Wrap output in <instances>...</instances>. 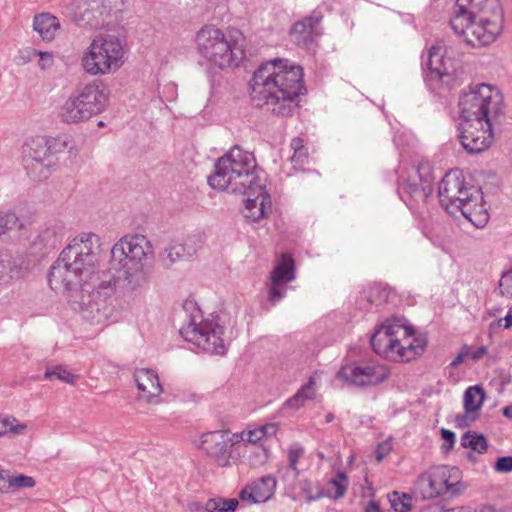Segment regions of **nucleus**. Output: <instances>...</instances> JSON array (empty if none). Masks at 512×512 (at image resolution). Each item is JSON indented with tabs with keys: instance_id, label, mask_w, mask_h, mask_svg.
I'll list each match as a JSON object with an SVG mask.
<instances>
[{
	"instance_id": "774afa93",
	"label": "nucleus",
	"mask_w": 512,
	"mask_h": 512,
	"mask_svg": "<svg viewBox=\"0 0 512 512\" xmlns=\"http://www.w3.org/2000/svg\"><path fill=\"white\" fill-rule=\"evenodd\" d=\"M503 415L507 418L512 419V406H507L503 408Z\"/></svg>"
},
{
	"instance_id": "1a4fd4ad",
	"label": "nucleus",
	"mask_w": 512,
	"mask_h": 512,
	"mask_svg": "<svg viewBox=\"0 0 512 512\" xmlns=\"http://www.w3.org/2000/svg\"><path fill=\"white\" fill-rule=\"evenodd\" d=\"M106 104L107 96L104 90L97 81H93L78 88L65 101L60 116L66 123H78L100 114Z\"/></svg>"
},
{
	"instance_id": "79ce46f5",
	"label": "nucleus",
	"mask_w": 512,
	"mask_h": 512,
	"mask_svg": "<svg viewBox=\"0 0 512 512\" xmlns=\"http://www.w3.org/2000/svg\"><path fill=\"white\" fill-rule=\"evenodd\" d=\"M14 417H1L0 416V436L7 433L21 434L25 431V424H14L16 422Z\"/></svg>"
},
{
	"instance_id": "a19ab883",
	"label": "nucleus",
	"mask_w": 512,
	"mask_h": 512,
	"mask_svg": "<svg viewBox=\"0 0 512 512\" xmlns=\"http://www.w3.org/2000/svg\"><path fill=\"white\" fill-rule=\"evenodd\" d=\"M264 438V434L259 427L250 430H243L239 433H234V442H247L252 446H258L257 442Z\"/></svg>"
},
{
	"instance_id": "a878e982",
	"label": "nucleus",
	"mask_w": 512,
	"mask_h": 512,
	"mask_svg": "<svg viewBox=\"0 0 512 512\" xmlns=\"http://www.w3.org/2000/svg\"><path fill=\"white\" fill-rule=\"evenodd\" d=\"M430 71L431 77L444 80L445 77H450L453 72V65L450 60H446L441 53V46H432L428 51L427 60L423 63Z\"/></svg>"
},
{
	"instance_id": "4c0bfd02",
	"label": "nucleus",
	"mask_w": 512,
	"mask_h": 512,
	"mask_svg": "<svg viewBox=\"0 0 512 512\" xmlns=\"http://www.w3.org/2000/svg\"><path fill=\"white\" fill-rule=\"evenodd\" d=\"M299 488H300L302 495L309 502L319 500L325 496V493L320 488V486L313 483L309 479L301 480L299 483Z\"/></svg>"
},
{
	"instance_id": "9d476101",
	"label": "nucleus",
	"mask_w": 512,
	"mask_h": 512,
	"mask_svg": "<svg viewBox=\"0 0 512 512\" xmlns=\"http://www.w3.org/2000/svg\"><path fill=\"white\" fill-rule=\"evenodd\" d=\"M66 146L65 140L44 137L28 139L22 147L23 165L27 174L37 181L46 179L55 165V154Z\"/></svg>"
},
{
	"instance_id": "6e6552de",
	"label": "nucleus",
	"mask_w": 512,
	"mask_h": 512,
	"mask_svg": "<svg viewBox=\"0 0 512 512\" xmlns=\"http://www.w3.org/2000/svg\"><path fill=\"white\" fill-rule=\"evenodd\" d=\"M461 121L499 119L503 114V97L489 84L471 86L459 99Z\"/></svg>"
},
{
	"instance_id": "09e8293b",
	"label": "nucleus",
	"mask_w": 512,
	"mask_h": 512,
	"mask_svg": "<svg viewBox=\"0 0 512 512\" xmlns=\"http://www.w3.org/2000/svg\"><path fill=\"white\" fill-rule=\"evenodd\" d=\"M392 446L389 441H384L380 444H378L376 450H375V456L377 461H382L391 451Z\"/></svg>"
},
{
	"instance_id": "69168bd1",
	"label": "nucleus",
	"mask_w": 512,
	"mask_h": 512,
	"mask_svg": "<svg viewBox=\"0 0 512 512\" xmlns=\"http://www.w3.org/2000/svg\"><path fill=\"white\" fill-rule=\"evenodd\" d=\"M5 481H6L5 475L3 474L2 471H0V493H4L7 491V488L5 486Z\"/></svg>"
},
{
	"instance_id": "7c9ffc66",
	"label": "nucleus",
	"mask_w": 512,
	"mask_h": 512,
	"mask_svg": "<svg viewBox=\"0 0 512 512\" xmlns=\"http://www.w3.org/2000/svg\"><path fill=\"white\" fill-rule=\"evenodd\" d=\"M314 385V379L310 377L305 385H303L292 397L288 398L284 402L283 409L298 410L305 405L307 400L314 399L316 395Z\"/></svg>"
},
{
	"instance_id": "dca6fc26",
	"label": "nucleus",
	"mask_w": 512,
	"mask_h": 512,
	"mask_svg": "<svg viewBox=\"0 0 512 512\" xmlns=\"http://www.w3.org/2000/svg\"><path fill=\"white\" fill-rule=\"evenodd\" d=\"M113 0H79L77 11L74 13V21L80 27L100 29L113 22L112 17L117 18L118 11H112Z\"/></svg>"
},
{
	"instance_id": "c85d7f7f",
	"label": "nucleus",
	"mask_w": 512,
	"mask_h": 512,
	"mask_svg": "<svg viewBox=\"0 0 512 512\" xmlns=\"http://www.w3.org/2000/svg\"><path fill=\"white\" fill-rule=\"evenodd\" d=\"M276 489V479L271 475L262 476L251 486L249 497L253 503H264L269 500Z\"/></svg>"
},
{
	"instance_id": "e433bc0d",
	"label": "nucleus",
	"mask_w": 512,
	"mask_h": 512,
	"mask_svg": "<svg viewBox=\"0 0 512 512\" xmlns=\"http://www.w3.org/2000/svg\"><path fill=\"white\" fill-rule=\"evenodd\" d=\"M21 226L20 220L15 213L0 214V241L12 231H16Z\"/></svg>"
},
{
	"instance_id": "20e7f679",
	"label": "nucleus",
	"mask_w": 512,
	"mask_h": 512,
	"mask_svg": "<svg viewBox=\"0 0 512 512\" xmlns=\"http://www.w3.org/2000/svg\"><path fill=\"white\" fill-rule=\"evenodd\" d=\"M152 254L153 246L145 236L126 235L111 248V269L125 288L135 290L148 281L151 273L148 258Z\"/></svg>"
},
{
	"instance_id": "052dcab7",
	"label": "nucleus",
	"mask_w": 512,
	"mask_h": 512,
	"mask_svg": "<svg viewBox=\"0 0 512 512\" xmlns=\"http://www.w3.org/2000/svg\"><path fill=\"white\" fill-rule=\"evenodd\" d=\"M291 148L294 150V152L300 151L304 148L303 141L300 138H294L291 141Z\"/></svg>"
},
{
	"instance_id": "bb28decb",
	"label": "nucleus",
	"mask_w": 512,
	"mask_h": 512,
	"mask_svg": "<svg viewBox=\"0 0 512 512\" xmlns=\"http://www.w3.org/2000/svg\"><path fill=\"white\" fill-rule=\"evenodd\" d=\"M474 198L476 200L471 201L470 204H463V206L458 210H460L462 215L475 227L482 228L487 224L489 214L483 205L479 203V201L482 200V193L480 190L478 195L474 193Z\"/></svg>"
},
{
	"instance_id": "2f4dec72",
	"label": "nucleus",
	"mask_w": 512,
	"mask_h": 512,
	"mask_svg": "<svg viewBox=\"0 0 512 512\" xmlns=\"http://www.w3.org/2000/svg\"><path fill=\"white\" fill-rule=\"evenodd\" d=\"M58 243L56 231L53 228H45L38 232L31 242L34 253L48 252Z\"/></svg>"
},
{
	"instance_id": "4be33fe9",
	"label": "nucleus",
	"mask_w": 512,
	"mask_h": 512,
	"mask_svg": "<svg viewBox=\"0 0 512 512\" xmlns=\"http://www.w3.org/2000/svg\"><path fill=\"white\" fill-rule=\"evenodd\" d=\"M25 260L22 253L8 248L0 250V289L23 277Z\"/></svg>"
},
{
	"instance_id": "864d4df0",
	"label": "nucleus",
	"mask_w": 512,
	"mask_h": 512,
	"mask_svg": "<svg viewBox=\"0 0 512 512\" xmlns=\"http://www.w3.org/2000/svg\"><path fill=\"white\" fill-rule=\"evenodd\" d=\"M307 158V153L304 148L300 151L294 152L293 156L291 157V160L295 164H303L305 159Z\"/></svg>"
},
{
	"instance_id": "6e6d98bb",
	"label": "nucleus",
	"mask_w": 512,
	"mask_h": 512,
	"mask_svg": "<svg viewBox=\"0 0 512 512\" xmlns=\"http://www.w3.org/2000/svg\"><path fill=\"white\" fill-rule=\"evenodd\" d=\"M420 512H452L451 510H445L441 505L434 504L424 507Z\"/></svg>"
},
{
	"instance_id": "f704fd0d",
	"label": "nucleus",
	"mask_w": 512,
	"mask_h": 512,
	"mask_svg": "<svg viewBox=\"0 0 512 512\" xmlns=\"http://www.w3.org/2000/svg\"><path fill=\"white\" fill-rule=\"evenodd\" d=\"M329 485L330 487L325 494L326 496L332 499L343 497L348 487L347 475L342 471L337 472L335 477L329 481Z\"/></svg>"
},
{
	"instance_id": "39448f33",
	"label": "nucleus",
	"mask_w": 512,
	"mask_h": 512,
	"mask_svg": "<svg viewBox=\"0 0 512 512\" xmlns=\"http://www.w3.org/2000/svg\"><path fill=\"white\" fill-rule=\"evenodd\" d=\"M261 178L253 153L234 146L215 164L213 175L208 183L213 189L227 190L233 193L246 192L247 189L259 191Z\"/></svg>"
},
{
	"instance_id": "de8ad7c7",
	"label": "nucleus",
	"mask_w": 512,
	"mask_h": 512,
	"mask_svg": "<svg viewBox=\"0 0 512 512\" xmlns=\"http://www.w3.org/2000/svg\"><path fill=\"white\" fill-rule=\"evenodd\" d=\"M426 345H427V341H426V338L424 336H422V335L416 336L414 334L413 343H412L413 359L416 356L421 355L424 352Z\"/></svg>"
},
{
	"instance_id": "5fc2aeb1",
	"label": "nucleus",
	"mask_w": 512,
	"mask_h": 512,
	"mask_svg": "<svg viewBox=\"0 0 512 512\" xmlns=\"http://www.w3.org/2000/svg\"><path fill=\"white\" fill-rule=\"evenodd\" d=\"M468 414L469 413H465V414H458L456 415L455 417V423H456V426L459 427V428H464L466 426H468L469 424V417H468Z\"/></svg>"
},
{
	"instance_id": "ddd939ff",
	"label": "nucleus",
	"mask_w": 512,
	"mask_h": 512,
	"mask_svg": "<svg viewBox=\"0 0 512 512\" xmlns=\"http://www.w3.org/2000/svg\"><path fill=\"white\" fill-rule=\"evenodd\" d=\"M474 193L479 194V189L467 187L462 171L454 169L448 171L441 179L438 187V197L441 206L449 213L450 207L459 209L463 204H470L476 200Z\"/></svg>"
},
{
	"instance_id": "f03ea898",
	"label": "nucleus",
	"mask_w": 512,
	"mask_h": 512,
	"mask_svg": "<svg viewBox=\"0 0 512 512\" xmlns=\"http://www.w3.org/2000/svg\"><path fill=\"white\" fill-rule=\"evenodd\" d=\"M253 104L277 116H290L306 93L303 69L287 59H273L254 72L250 80Z\"/></svg>"
},
{
	"instance_id": "6ab92c4d",
	"label": "nucleus",
	"mask_w": 512,
	"mask_h": 512,
	"mask_svg": "<svg viewBox=\"0 0 512 512\" xmlns=\"http://www.w3.org/2000/svg\"><path fill=\"white\" fill-rule=\"evenodd\" d=\"M405 318L392 316L385 320L371 336L370 342L376 354L394 360L396 335L407 334Z\"/></svg>"
},
{
	"instance_id": "8fccbe9b",
	"label": "nucleus",
	"mask_w": 512,
	"mask_h": 512,
	"mask_svg": "<svg viewBox=\"0 0 512 512\" xmlns=\"http://www.w3.org/2000/svg\"><path fill=\"white\" fill-rule=\"evenodd\" d=\"M38 55L40 57V59H39V66L42 69H46V68L51 67V65L53 63V56H52L51 53H49V52H38Z\"/></svg>"
},
{
	"instance_id": "423d86ee",
	"label": "nucleus",
	"mask_w": 512,
	"mask_h": 512,
	"mask_svg": "<svg viewBox=\"0 0 512 512\" xmlns=\"http://www.w3.org/2000/svg\"><path fill=\"white\" fill-rule=\"evenodd\" d=\"M124 41L115 35H99L82 57L84 70L91 75L117 71L124 63Z\"/></svg>"
},
{
	"instance_id": "a211bd4d",
	"label": "nucleus",
	"mask_w": 512,
	"mask_h": 512,
	"mask_svg": "<svg viewBox=\"0 0 512 512\" xmlns=\"http://www.w3.org/2000/svg\"><path fill=\"white\" fill-rule=\"evenodd\" d=\"M389 370L374 363H349L344 365L337 373V377L353 386H373L385 381Z\"/></svg>"
},
{
	"instance_id": "4468645a",
	"label": "nucleus",
	"mask_w": 512,
	"mask_h": 512,
	"mask_svg": "<svg viewBox=\"0 0 512 512\" xmlns=\"http://www.w3.org/2000/svg\"><path fill=\"white\" fill-rule=\"evenodd\" d=\"M498 119L486 118L472 121H460V142L469 154H476L488 149L494 140L493 124Z\"/></svg>"
},
{
	"instance_id": "bf43d9fd",
	"label": "nucleus",
	"mask_w": 512,
	"mask_h": 512,
	"mask_svg": "<svg viewBox=\"0 0 512 512\" xmlns=\"http://www.w3.org/2000/svg\"><path fill=\"white\" fill-rule=\"evenodd\" d=\"M466 355V351H461L460 353H458L457 356L451 361L450 366L457 367L460 364H462Z\"/></svg>"
},
{
	"instance_id": "412c9836",
	"label": "nucleus",
	"mask_w": 512,
	"mask_h": 512,
	"mask_svg": "<svg viewBox=\"0 0 512 512\" xmlns=\"http://www.w3.org/2000/svg\"><path fill=\"white\" fill-rule=\"evenodd\" d=\"M199 237L188 236L182 242H170L162 252L159 253V262L165 269H171L178 262L190 261L196 255L200 247Z\"/></svg>"
},
{
	"instance_id": "a18cd8bd",
	"label": "nucleus",
	"mask_w": 512,
	"mask_h": 512,
	"mask_svg": "<svg viewBox=\"0 0 512 512\" xmlns=\"http://www.w3.org/2000/svg\"><path fill=\"white\" fill-rule=\"evenodd\" d=\"M36 484L34 478L30 476H26L23 474H19L16 476H11L8 479V487L15 488H32Z\"/></svg>"
},
{
	"instance_id": "49530a36",
	"label": "nucleus",
	"mask_w": 512,
	"mask_h": 512,
	"mask_svg": "<svg viewBox=\"0 0 512 512\" xmlns=\"http://www.w3.org/2000/svg\"><path fill=\"white\" fill-rule=\"evenodd\" d=\"M494 469L499 473L512 472V456L499 457L495 462Z\"/></svg>"
},
{
	"instance_id": "ea45409f",
	"label": "nucleus",
	"mask_w": 512,
	"mask_h": 512,
	"mask_svg": "<svg viewBox=\"0 0 512 512\" xmlns=\"http://www.w3.org/2000/svg\"><path fill=\"white\" fill-rule=\"evenodd\" d=\"M411 496L406 493L400 494L399 492L394 491L389 496V501L391 504V507L396 512H409L411 510Z\"/></svg>"
},
{
	"instance_id": "37998d69",
	"label": "nucleus",
	"mask_w": 512,
	"mask_h": 512,
	"mask_svg": "<svg viewBox=\"0 0 512 512\" xmlns=\"http://www.w3.org/2000/svg\"><path fill=\"white\" fill-rule=\"evenodd\" d=\"M52 377H56L62 382L73 384L75 381V375L71 374L62 366H57L52 370H47L44 373V379H52Z\"/></svg>"
},
{
	"instance_id": "9b49d317",
	"label": "nucleus",
	"mask_w": 512,
	"mask_h": 512,
	"mask_svg": "<svg viewBox=\"0 0 512 512\" xmlns=\"http://www.w3.org/2000/svg\"><path fill=\"white\" fill-rule=\"evenodd\" d=\"M180 335L187 342L211 354L224 355L225 344L222 339L224 328L217 322L203 320L201 311L193 306L187 324L179 330Z\"/></svg>"
},
{
	"instance_id": "393cba45",
	"label": "nucleus",
	"mask_w": 512,
	"mask_h": 512,
	"mask_svg": "<svg viewBox=\"0 0 512 512\" xmlns=\"http://www.w3.org/2000/svg\"><path fill=\"white\" fill-rule=\"evenodd\" d=\"M134 378L137 388L142 392V398L151 402L153 398L162 392L158 375L152 369H139L135 372Z\"/></svg>"
},
{
	"instance_id": "72a5a7b5",
	"label": "nucleus",
	"mask_w": 512,
	"mask_h": 512,
	"mask_svg": "<svg viewBox=\"0 0 512 512\" xmlns=\"http://www.w3.org/2000/svg\"><path fill=\"white\" fill-rule=\"evenodd\" d=\"M239 505L236 498H210L204 503V511L206 512H234Z\"/></svg>"
},
{
	"instance_id": "b1692460",
	"label": "nucleus",
	"mask_w": 512,
	"mask_h": 512,
	"mask_svg": "<svg viewBox=\"0 0 512 512\" xmlns=\"http://www.w3.org/2000/svg\"><path fill=\"white\" fill-rule=\"evenodd\" d=\"M321 19V13L314 12L312 15L293 24L290 29V35L297 46L306 49L312 45L317 35L316 28Z\"/></svg>"
},
{
	"instance_id": "c756f323",
	"label": "nucleus",
	"mask_w": 512,
	"mask_h": 512,
	"mask_svg": "<svg viewBox=\"0 0 512 512\" xmlns=\"http://www.w3.org/2000/svg\"><path fill=\"white\" fill-rule=\"evenodd\" d=\"M405 329L407 334L396 335L395 356L394 361L408 362L413 359V337L414 331L411 326L407 325L405 320Z\"/></svg>"
},
{
	"instance_id": "c03bdc74",
	"label": "nucleus",
	"mask_w": 512,
	"mask_h": 512,
	"mask_svg": "<svg viewBox=\"0 0 512 512\" xmlns=\"http://www.w3.org/2000/svg\"><path fill=\"white\" fill-rule=\"evenodd\" d=\"M304 449L299 444H293L288 449V460L289 467L295 473V475L299 474V470L297 468V463L299 459L303 456Z\"/></svg>"
},
{
	"instance_id": "473e14b6",
	"label": "nucleus",
	"mask_w": 512,
	"mask_h": 512,
	"mask_svg": "<svg viewBox=\"0 0 512 512\" xmlns=\"http://www.w3.org/2000/svg\"><path fill=\"white\" fill-rule=\"evenodd\" d=\"M485 399V391L481 386H470L464 393V409L466 413L478 411Z\"/></svg>"
},
{
	"instance_id": "4d7b16f0",
	"label": "nucleus",
	"mask_w": 512,
	"mask_h": 512,
	"mask_svg": "<svg viewBox=\"0 0 512 512\" xmlns=\"http://www.w3.org/2000/svg\"><path fill=\"white\" fill-rule=\"evenodd\" d=\"M487 351H488V349L486 346L478 347L476 350H474L471 353V358L473 360H479L487 353Z\"/></svg>"
},
{
	"instance_id": "7ed1b4c3",
	"label": "nucleus",
	"mask_w": 512,
	"mask_h": 512,
	"mask_svg": "<svg viewBox=\"0 0 512 512\" xmlns=\"http://www.w3.org/2000/svg\"><path fill=\"white\" fill-rule=\"evenodd\" d=\"M498 0H457L450 20L453 31L472 47L495 41L503 28Z\"/></svg>"
},
{
	"instance_id": "f257e3e1",
	"label": "nucleus",
	"mask_w": 512,
	"mask_h": 512,
	"mask_svg": "<svg viewBox=\"0 0 512 512\" xmlns=\"http://www.w3.org/2000/svg\"><path fill=\"white\" fill-rule=\"evenodd\" d=\"M102 258L100 237L80 233L61 251L48 274L51 289L66 293L71 309L92 325L103 324L117 313L115 276L100 268Z\"/></svg>"
},
{
	"instance_id": "f3484780",
	"label": "nucleus",
	"mask_w": 512,
	"mask_h": 512,
	"mask_svg": "<svg viewBox=\"0 0 512 512\" xmlns=\"http://www.w3.org/2000/svg\"><path fill=\"white\" fill-rule=\"evenodd\" d=\"M434 175L428 162L420 163L407 171L400 184V194H408L417 202H426L433 192Z\"/></svg>"
},
{
	"instance_id": "58836bf2",
	"label": "nucleus",
	"mask_w": 512,
	"mask_h": 512,
	"mask_svg": "<svg viewBox=\"0 0 512 512\" xmlns=\"http://www.w3.org/2000/svg\"><path fill=\"white\" fill-rule=\"evenodd\" d=\"M247 459L251 467H261L269 459V450L263 445L251 446Z\"/></svg>"
},
{
	"instance_id": "f8f14e48",
	"label": "nucleus",
	"mask_w": 512,
	"mask_h": 512,
	"mask_svg": "<svg viewBox=\"0 0 512 512\" xmlns=\"http://www.w3.org/2000/svg\"><path fill=\"white\" fill-rule=\"evenodd\" d=\"M458 473L456 467L435 466L422 473L415 482V492L423 499H432L449 493L456 496L464 489L459 480H451Z\"/></svg>"
},
{
	"instance_id": "0eeeda50",
	"label": "nucleus",
	"mask_w": 512,
	"mask_h": 512,
	"mask_svg": "<svg viewBox=\"0 0 512 512\" xmlns=\"http://www.w3.org/2000/svg\"><path fill=\"white\" fill-rule=\"evenodd\" d=\"M196 42L200 55L220 69L238 67L244 58V51L219 28L203 27Z\"/></svg>"
},
{
	"instance_id": "2eb2a0df",
	"label": "nucleus",
	"mask_w": 512,
	"mask_h": 512,
	"mask_svg": "<svg viewBox=\"0 0 512 512\" xmlns=\"http://www.w3.org/2000/svg\"><path fill=\"white\" fill-rule=\"evenodd\" d=\"M195 444L219 467H228L231 465L233 447L237 442H234V433L229 430H215L201 434Z\"/></svg>"
},
{
	"instance_id": "3c124183",
	"label": "nucleus",
	"mask_w": 512,
	"mask_h": 512,
	"mask_svg": "<svg viewBox=\"0 0 512 512\" xmlns=\"http://www.w3.org/2000/svg\"><path fill=\"white\" fill-rule=\"evenodd\" d=\"M441 436L444 441L448 442L447 450L451 449L455 443V433L448 429H441Z\"/></svg>"
},
{
	"instance_id": "0e129e2a",
	"label": "nucleus",
	"mask_w": 512,
	"mask_h": 512,
	"mask_svg": "<svg viewBox=\"0 0 512 512\" xmlns=\"http://www.w3.org/2000/svg\"><path fill=\"white\" fill-rule=\"evenodd\" d=\"M192 512L204 510V504L200 502H194L189 505Z\"/></svg>"
},
{
	"instance_id": "aec40b11",
	"label": "nucleus",
	"mask_w": 512,
	"mask_h": 512,
	"mask_svg": "<svg viewBox=\"0 0 512 512\" xmlns=\"http://www.w3.org/2000/svg\"><path fill=\"white\" fill-rule=\"evenodd\" d=\"M295 279V263L290 254H281L276 265L270 272L268 289V301L274 306L286 295L287 285Z\"/></svg>"
},
{
	"instance_id": "c9c22d12",
	"label": "nucleus",
	"mask_w": 512,
	"mask_h": 512,
	"mask_svg": "<svg viewBox=\"0 0 512 512\" xmlns=\"http://www.w3.org/2000/svg\"><path fill=\"white\" fill-rule=\"evenodd\" d=\"M461 445L464 448H470L478 453L486 452L488 448L487 440L482 434L468 431L461 438Z\"/></svg>"
},
{
	"instance_id": "338daca9",
	"label": "nucleus",
	"mask_w": 512,
	"mask_h": 512,
	"mask_svg": "<svg viewBox=\"0 0 512 512\" xmlns=\"http://www.w3.org/2000/svg\"><path fill=\"white\" fill-rule=\"evenodd\" d=\"M366 512H381L379 506L375 502H370L366 508Z\"/></svg>"
},
{
	"instance_id": "603ef678",
	"label": "nucleus",
	"mask_w": 512,
	"mask_h": 512,
	"mask_svg": "<svg viewBox=\"0 0 512 512\" xmlns=\"http://www.w3.org/2000/svg\"><path fill=\"white\" fill-rule=\"evenodd\" d=\"M264 434V438L271 437L276 434L278 427L275 423H268L259 427Z\"/></svg>"
},
{
	"instance_id": "5701e85b",
	"label": "nucleus",
	"mask_w": 512,
	"mask_h": 512,
	"mask_svg": "<svg viewBox=\"0 0 512 512\" xmlns=\"http://www.w3.org/2000/svg\"><path fill=\"white\" fill-rule=\"evenodd\" d=\"M241 194L246 195L244 216L252 222L259 221L266 215L267 208L271 207V198L265 189V181L260 182L259 191L247 189Z\"/></svg>"
},
{
	"instance_id": "13d9d810",
	"label": "nucleus",
	"mask_w": 512,
	"mask_h": 512,
	"mask_svg": "<svg viewBox=\"0 0 512 512\" xmlns=\"http://www.w3.org/2000/svg\"><path fill=\"white\" fill-rule=\"evenodd\" d=\"M382 293H385V291H382L381 288L379 286H374L370 289L369 291V298L368 300L371 302V303H375V304H378V301L374 299V296L376 295H380Z\"/></svg>"
},
{
	"instance_id": "cd10ccee",
	"label": "nucleus",
	"mask_w": 512,
	"mask_h": 512,
	"mask_svg": "<svg viewBox=\"0 0 512 512\" xmlns=\"http://www.w3.org/2000/svg\"><path fill=\"white\" fill-rule=\"evenodd\" d=\"M34 30L39 33L41 38L45 41L54 39L56 32L60 28V23L57 17L49 13L37 14L33 21Z\"/></svg>"
},
{
	"instance_id": "680f3d73",
	"label": "nucleus",
	"mask_w": 512,
	"mask_h": 512,
	"mask_svg": "<svg viewBox=\"0 0 512 512\" xmlns=\"http://www.w3.org/2000/svg\"><path fill=\"white\" fill-rule=\"evenodd\" d=\"M502 321L500 319L498 321V324ZM504 321V329H509L512 327V311H508L507 315L503 318Z\"/></svg>"
},
{
	"instance_id": "e2e57ef3",
	"label": "nucleus",
	"mask_w": 512,
	"mask_h": 512,
	"mask_svg": "<svg viewBox=\"0 0 512 512\" xmlns=\"http://www.w3.org/2000/svg\"><path fill=\"white\" fill-rule=\"evenodd\" d=\"M476 512H496V509L493 505L485 504L480 506Z\"/></svg>"
}]
</instances>
